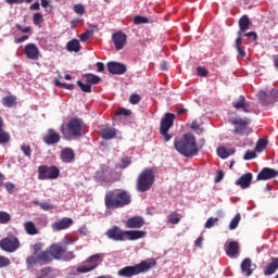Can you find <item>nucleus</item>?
<instances>
[{
	"label": "nucleus",
	"instance_id": "nucleus-47",
	"mask_svg": "<svg viewBox=\"0 0 278 278\" xmlns=\"http://www.w3.org/2000/svg\"><path fill=\"white\" fill-rule=\"evenodd\" d=\"M12 262L8 258V256H3L0 254V268H8Z\"/></svg>",
	"mask_w": 278,
	"mask_h": 278
},
{
	"label": "nucleus",
	"instance_id": "nucleus-58",
	"mask_svg": "<svg viewBox=\"0 0 278 278\" xmlns=\"http://www.w3.org/2000/svg\"><path fill=\"white\" fill-rule=\"evenodd\" d=\"M51 273V267H43L40 269V275L45 278L47 275H50Z\"/></svg>",
	"mask_w": 278,
	"mask_h": 278
},
{
	"label": "nucleus",
	"instance_id": "nucleus-8",
	"mask_svg": "<svg viewBox=\"0 0 278 278\" xmlns=\"http://www.w3.org/2000/svg\"><path fill=\"white\" fill-rule=\"evenodd\" d=\"M173 125H175V114L165 113L160 123V134L163 136L164 142H170L173 140V135L168 134Z\"/></svg>",
	"mask_w": 278,
	"mask_h": 278
},
{
	"label": "nucleus",
	"instance_id": "nucleus-35",
	"mask_svg": "<svg viewBox=\"0 0 278 278\" xmlns=\"http://www.w3.org/2000/svg\"><path fill=\"white\" fill-rule=\"evenodd\" d=\"M87 84H89L90 86H96L97 84H99L101 81V77L94 75V74H85L84 75Z\"/></svg>",
	"mask_w": 278,
	"mask_h": 278
},
{
	"label": "nucleus",
	"instance_id": "nucleus-10",
	"mask_svg": "<svg viewBox=\"0 0 278 278\" xmlns=\"http://www.w3.org/2000/svg\"><path fill=\"white\" fill-rule=\"evenodd\" d=\"M60 177V168L55 165H41L38 167V179H58Z\"/></svg>",
	"mask_w": 278,
	"mask_h": 278
},
{
	"label": "nucleus",
	"instance_id": "nucleus-46",
	"mask_svg": "<svg viewBox=\"0 0 278 278\" xmlns=\"http://www.w3.org/2000/svg\"><path fill=\"white\" fill-rule=\"evenodd\" d=\"M218 220V217H210L204 225L205 229H212V227H214Z\"/></svg>",
	"mask_w": 278,
	"mask_h": 278
},
{
	"label": "nucleus",
	"instance_id": "nucleus-41",
	"mask_svg": "<svg viewBox=\"0 0 278 278\" xmlns=\"http://www.w3.org/2000/svg\"><path fill=\"white\" fill-rule=\"evenodd\" d=\"M132 21L135 25H146L147 23H149L148 17L140 16V15H136Z\"/></svg>",
	"mask_w": 278,
	"mask_h": 278
},
{
	"label": "nucleus",
	"instance_id": "nucleus-59",
	"mask_svg": "<svg viewBox=\"0 0 278 278\" xmlns=\"http://www.w3.org/2000/svg\"><path fill=\"white\" fill-rule=\"evenodd\" d=\"M244 36L248 38H253L254 42H255V40H257V33H255V31L245 33Z\"/></svg>",
	"mask_w": 278,
	"mask_h": 278
},
{
	"label": "nucleus",
	"instance_id": "nucleus-18",
	"mask_svg": "<svg viewBox=\"0 0 278 278\" xmlns=\"http://www.w3.org/2000/svg\"><path fill=\"white\" fill-rule=\"evenodd\" d=\"M24 53L28 60H38L40 50L36 43H27L24 48Z\"/></svg>",
	"mask_w": 278,
	"mask_h": 278
},
{
	"label": "nucleus",
	"instance_id": "nucleus-44",
	"mask_svg": "<svg viewBox=\"0 0 278 278\" xmlns=\"http://www.w3.org/2000/svg\"><path fill=\"white\" fill-rule=\"evenodd\" d=\"M115 116H131V110L119 108L116 111Z\"/></svg>",
	"mask_w": 278,
	"mask_h": 278
},
{
	"label": "nucleus",
	"instance_id": "nucleus-13",
	"mask_svg": "<svg viewBox=\"0 0 278 278\" xmlns=\"http://www.w3.org/2000/svg\"><path fill=\"white\" fill-rule=\"evenodd\" d=\"M258 101L263 108L267 105H273L278 101V89H271L269 93L264 90L258 92Z\"/></svg>",
	"mask_w": 278,
	"mask_h": 278
},
{
	"label": "nucleus",
	"instance_id": "nucleus-34",
	"mask_svg": "<svg viewBox=\"0 0 278 278\" xmlns=\"http://www.w3.org/2000/svg\"><path fill=\"white\" fill-rule=\"evenodd\" d=\"M180 222H181V215H179V213H177L176 211L172 212L167 216V223H169V225H179Z\"/></svg>",
	"mask_w": 278,
	"mask_h": 278
},
{
	"label": "nucleus",
	"instance_id": "nucleus-33",
	"mask_svg": "<svg viewBox=\"0 0 278 278\" xmlns=\"http://www.w3.org/2000/svg\"><path fill=\"white\" fill-rule=\"evenodd\" d=\"M241 270L245 273L247 277H251L253 275V269H251V258H244L241 263Z\"/></svg>",
	"mask_w": 278,
	"mask_h": 278
},
{
	"label": "nucleus",
	"instance_id": "nucleus-60",
	"mask_svg": "<svg viewBox=\"0 0 278 278\" xmlns=\"http://www.w3.org/2000/svg\"><path fill=\"white\" fill-rule=\"evenodd\" d=\"M9 5L25 3V0H5Z\"/></svg>",
	"mask_w": 278,
	"mask_h": 278
},
{
	"label": "nucleus",
	"instance_id": "nucleus-4",
	"mask_svg": "<svg viewBox=\"0 0 278 278\" xmlns=\"http://www.w3.org/2000/svg\"><path fill=\"white\" fill-rule=\"evenodd\" d=\"M86 129V124L84 119L74 117L67 125H61L60 131L65 140H77L84 137V131Z\"/></svg>",
	"mask_w": 278,
	"mask_h": 278
},
{
	"label": "nucleus",
	"instance_id": "nucleus-63",
	"mask_svg": "<svg viewBox=\"0 0 278 278\" xmlns=\"http://www.w3.org/2000/svg\"><path fill=\"white\" fill-rule=\"evenodd\" d=\"M29 10H33V11H38V10H40V2L36 1L35 3H33V4L29 7Z\"/></svg>",
	"mask_w": 278,
	"mask_h": 278
},
{
	"label": "nucleus",
	"instance_id": "nucleus-45",
	"mask_svg": "<svg viewBox=\"0 0 278 278\" xmlns=\"http://www.w3.org/2000/svg\"><path fill=\"white\" fill-rule=\"evenodd\" d=\"M268 147V140L260 139L256 143V151H264Z\"/></svg>",
	"mask_w": 278,
	"mask_h": 278
},
{
	"label": "nucleus",
	"instance_id": "nucleus-55",
	"mask_svg": "<svg viewBox=\"0 0 278 278\" xmlns=\"http://www.w3.org/2000/svg\"><path fill=\"white\" fill-rule=\"evenodd\" d=\"M197 73L200 77H207V70L203 66H198Z\"/></svg>",
	"mask_w": 278,
	"mask_h": 278
},
{
	"label": "nucleus",
	"instance_id": "nucleus-2",
	"mask_svg": "<svg viewBox=\"0 0 278 278\" xmlns=\"http://www.w3.org/2000/svg\"><path fill=\"white\" fill-rule=\"evenodd\" d=\"M174 149L182 155V157H194L199 155V144L194 135L188 132L180 139H175Z\"/></svg>",
	"mask_w": 278,
	"mask_h": 278
},
{
	"label": "nucleus",
	"instance_id": "nucleus-57",
	"mask_svg": "<svg viewBox=\"0 0 278 278\" xmlns=\"http://www.w3.org/2000/svg\"><path fill=\"white\" fill-rule=\"evenodd\" d=\"M25 40H29V36L24 35V36H22L20 38H15L14 42H15V45H21L22 42H25Z\"/></svg>",
	"mask_w": 278,
	"mask_h": 278
},
{
	"label": "nucleus",
	"instance_id": "nucleus-64",
	"mask_svg": "<svg viewBox=\"0 0 278 278\" xmlns=\"http://www.w3.org/2000/svg\"><path fill=\"white\" fill-rule=\"evenodd\" d=\"M195 247H199V249H201L203 247V236L199 237L195 240Z\"/></svg>",
	"mask_w": 278,
	"mask_h": 278
},
{
	"label": "nucleus",
	"instance_id": "nucleus-42",
	"mask_svg": "<svg viewBox=\"0 0 278 278\" xmlns=\"http://www.w3.org/2000/svg\"><path fill=\"white\" fill-rule=\"evenodd\" d=\"M77 86L83 90V92H92V86L88 83L84 84L81 80H78Z\"/></svg>",
	"mask_w": 278,
	"mask_h": 278
},
{
	"label": "nucleus",
	"instance_id": "nucleus-22",
	"mask_svg": "<svg viewBox=\"0 0 278 278\" xmlns=\"http://www.w3.org/2000/svg\"><path fill=\"white\" fill-rule=\"evenodd\" d=\"M252 181H253V174L247 173L236 180V186H240L242 190H247V188H251Z\"/></svg>",
	"mask_w": 278,
	"mask_h": 278
},
{
	"label": "nucleus",
	"instance_id": "nucleus-21",
	"mask_svg": "<svg viewBox=\"0 0 278 278\" xmlns=\"http://www.w3.org/2000/svg\"><path fill=\"white\" fill-rule=\"evenodd\" d=\"M73 225V218L63 217L61 220L54 222L52 224L53 231H62L64 229H68Z\"/></svg>",
	"mask_w": 278,
	"mask_h": 278
},
{
	"label": "nucleus",
	"instance_id": "nucleus-19",
	"mask_svg": "<svg viewBox=\"0 0 278 278\" xmlns=\"http://www.w3.org/2000/svg\"><path fill=\"white\" fill-rule=\"evenodd\" d=\"M126 229H140L144 227V218L141 216H132L125 222Z\"/></svg>",
	"mask_w": 278,
	"mask_h": 278
},
{
	"label": "nucleus",
	"instance_id": "nucleus-11",
	"mask_svg": "<svg viewBox=\"0 0 278 278\" xmlns=\"http://www.w3.org/2000/svg\"><path fill=\"white\" fill-rule=\"evenodd\" d=\"M21 248V241L18 238L11 236L0 240V249L5 253H15Z\"/></svg>",
	"mask_w": 278,
	"mask_h": 278
},
{
	"label": "nucleus",
	"instance_id": "nucleus-48",
	"mask_svg": "<svg viewBox=\"0 0 278 278\" xmlns=\"http://www.w3.org/2000/svg\"><path fill=\"white\" fill-rule=\"evenodd\" d=\"M217 155H219L222 160H227V157L229 156V152L225 147L217 148Z\"/></svg>",
	"mask_w": 278,
	"mask_h": 278
},
{
	"label": "nucleus",
	"instance_id": "nucleus-20",
	"mask_svg": "<svg viewBox=\"0 0 278 278\" xmlns=\"http://www.w3.org/2000/svg\"><path fill=\"white\" fill-rule=\"evenodd\" d=\"M60 160L64 162V164H72V162H75V150H73V148L62 149Z\"/></svg>",
	"mask_w": 278,
	"mask_h": 278
},
{
	"label": "nucleus",
	"instance_id": "nucleus-6",
	"mask_svg": "<svg viewBox=\"0 0 278 278\" xmlns=\"http://www.w3.org/2000/svg\"><path fill=\"white\" fill-rule=\"evenodd\" d=\"M155 184V174L151 168H144L137 178V191L138 192H149Z\"/></svg>",
	"mask_w": 278,
	"mask_h": 278
},
{
	"label": "nucleus",
	"instance_id": "nucleus-38",
	"mask_svg": "<svg viewBox=\"0 0 278 278\" xmlns=\"http://www.w3.org/2000/svg\"><path fill=\"white\" fill-rule=\"evenodd\" d=\"M242 216L240 215V213H238L230 222L229 224V229L231 231H233V229H238V225H240V220H241Z\"/></svg>",
	"mask_w": 278,
	"mask_h": 278
},
{
	"label": "nucleus",
	"instance_id": "nucleus-40",
	"mask_svg": "<svg viewBox=\"0 0 278 278\" xmlns=\"http://www.w3.org/2000/svg\"><path fill=\"white\" fill-rule=\"evenodd\" d=\"M12 220V216L8 212L0 211V225H8Z\"/></svg>",
	"mask_w": 278,
	"mask_h": 278
},
{
	"label": "nucleus",
	"instance_id": "nucleus-53",
	"mask_svg": "<svg viewBox=\"0 0 278 278\" xmlns=\"http://www.w3.org/2000/svg\"><path fill=\"white\" fill-rule=\"evenodd\" d=\"M16 29H18V31H22V34H29L31 31V27L29 26H22L21 24H16L15 25Z\"/></svg>",
	"mask_w": 278,
	"mask_h": 278
},
{
	"label": "nucleus",
	"instance_id": "nucleus-39",
	"mask_svg": "<svg viewBox=\"0 0 278 278\" xmlns=\"http://www.w3.org/2000/svg\"><path fill=\"white\" fill-rule=\"evenodd\" d=\"M242 43H240V39H236L235 40V47L237 49V53L240 58H247V51L244 50V48H242V46H240Z\"/></svg>",
	"mask_w": 278,
	"mask_h": 278
},
{
	"label": "nucleus",
	"instance_id": "nucleus-5",
	"mask_svg": "<svg viewBox=\"0 0 278 278\" xmlns=\"http://www.w3.org/2000/svg\"><path fill=\"white\" fill-rule=\"evenodd\" d=\"M153 266H155V262L151 263L149 261H143L139 264L121 268L117 271V275L118 277L126 278L136 277V275H140L141 273H148Z\"/></svg>",
	"mask_w": 278,
	"mask_h": 278
},
{
	"label": "nucleus",
	"instance_id": "nucleus-14",
	"mask_svg": "<svg viewBox=\"0 0 278 278\" xmlns=\"http://www.w3.org/2000/svg\"><path fill=\"white\" fill-rule=\"evenodd\" d=\"M60 140H62L60 132H56V130L53 128H49L47 130V134L42 136V142H45V144H48V146L58 144Z\"/></svg>",
	"mask_w": 278,
	"mask_h": 278
},
{
	"label": "nucleus",
	"instance_id": "nucleus-17",
	"mask_svg": "<svg viewBox=\"0 0 278 278\" xmlns=\"http://www.w3.org/2000/svg\"><path fill=\"white\" fill-rule=\"evenodd\" d=\"M116 51H121L127 45V35L123 31H117L112 35Z\"/></svg>",
	"mask_w": 278,
	"mask_h": 278
},
{
	"label": "nucleus",
	"instance_id": "nucleus-50",
	"mask_svg": "<svg viewBox=\"0 0 278 278\" xmlns=\"http://www.w3.org/2000/svg\"><path fill=\"white\" fill-rule=\"evenodd\" d=\"M90 36H92V30H87L85 33H83L80 36H79V40L81 42H86L87 40L90 39Z\"/></svg>",
	"mask_w": 278,
	"mask_h": 278
},
{
	"label": "nucleus",
	"instance_id": "nucleus-9",
	"mask_svg": "<svg viewBox=\"0 0 278 278\" xmlns=\"http://www.w3.org/2000/svg\"><path fill=\"white\" fill-rule=\"evenodd\" d=\"M100 260L101 255L99 254L89 256L81 265L76 268V271L80 275H84L86 273H92V270H94L99 266Z\"/></svg>",
	"mask_w": 278,
	"mask_h": 278
},
{
	"label": "nucleus",
	"instance_id": "nucleus-56",
	"mask_svg": "<svg viewBox=\"0 0 278 278\" xmlns=\"http://www.w3.org/2000/svg\"><path fill=\"white\" fill-rule=\"evenodd\" d=\"M224 177H225V172H223V170L217 172V175L215 177V184H220V181H223Z\"/></svg>",
	"mask_w": 278,
	"mask_h": 278
},
{
	"label": "nucleus",
	"instance_id": "nucleus-36",
	"mask_svg": "<svg viewBox=\"0 0 278 278\" xmlns=\"http://www.w3.org/2000/svg\"><path fill=\"white\" fill-rule=\"evenodd\" d=\"M36 264H40V258L37 255H30L26 258L27 268H34Z\"/></svg>",
	"mask_w": 278,
	"mask_h": 278
},
{
	"label": "nucleus",
	"instance_id": "nucleus-29",
	"mask_svg": "<svg viewBox=\"0 0 278 278\" xmlns=\"http://www.w3.org/2000/svg\"><path fill=\"white\" fill-rule=\"evenodd\" d=\"M10 142V134L3 130V117L0 116V144Z\"/></svg>",
	"mask_w": 278,
	"mask_h": 278
},
{
	"label": "nucleus",
	"instance_id": "nucleus-31",
	"mask_svg": "<svg viewBox=\"0 0 278 278\" xmlns=\"http://www.w3.org/2000/svg\"><path fill=\"white\" fill-rule=\"evenodd\" d=\"M17 103L16 96H8L2 98V105L4 108H16Z\"/></svg>",
	"mask_w": 278,
	"mask_h": 278
},
{
	"label": "nucleus",
	"instance_id": "nucleus-54",
	"mask_svg": "<svg viewBox=\"0 0 278 278\" xmlns=\"http://www.w3.org/2000/svg\"><path fill=\"white\" fill-rule=\"evenodd\" d=\"M21 150L23 151L26 157H31V147L30 146H22Z\"/></svg>",
	"mask_w": 278,
	"mask_h": 278
},
{
	"label": "nucleus",
	"instance_id": "nucleus-25",
	"mask_svg": "<svg viewBox=\"0 0 278 278\" xmlns=\"http://www.w3.org/2000/svg\"><path fill=\"white\" fill-rule=\"evenodd\" d=\"M66 51L70 53H79L81 51V45L78 39H72L66 45Z\"/></svg>",
	"mask_w": 278,
	"mask_h": 278
},
{
	"label": "nucleus",
	"instance_id": "nucleus-15",
	"mask_svg": "<svg viewBox=\"0 0 278 278\" xmlns=\"http://www.w3.org/2000/svg\"><path fill=\"white\" fill-rule=\"evenodd\" d=\"M278 177V170L270 167H264L256 176V181H269Z\"/></svg>",
	"mask_w": 278,
	"mask_h": 278
},
{
	"label": "nucleus",
	"instance_id": "nucleus-28",
	"mask_svg": "<svg viewBox=\"0 0 278 278\" xmlns=\"http://www.w3.org/2000/svg\"><path fill=\"white\" fill-rule=\"evenodd\" d=\"M251 20L249 18V15H242L241 18L239 20V29L241 31H247L251 29Z\"/></svg>",
	"mask_w": 278,
	"mask_h": 278
},
{
	"label": "nucleus",
	"instance_id": "nucleus-3",
	"mask_svg": "<svg viewBox=\"0 0 278 278\" xmlns=\"http://www.w3.org/2000/svg\"><path fill=\"white\" fill-rule=\"evenodd\" d=\"M105 236L109 240H114V242H125V240H140L147 236V231L143 230H122L118 226H113L110 228Z\"/></svg>",
	"mask_w": 278,
	"mask_h": 278
},
{
	"label": "nucleus",
	"instance_id": "nucleus-16",
	"mask_svg": "<svg viewBox=\"0 0 278 278\" xmlns=\"http://www.w3.org/2000/svg\"><path fill=\"white\" fill-rule=\"evenodd\" d=\"M106 67L111 75H125L127 73V66L123 63L109 62Z\"/></svg>",
	"mask_w": 278,
	"mask_h": 278
},
{
	"label": "nucleus",
	"instance_id": "nucleus-23",
	"mask_svg": "<svg viewBox=\"0 0 278 278\" xmlns=\"http://www.w3.org/2000/svg\"><path fill=\"white\" fill-rule=\"evenodd\" d=\"M250 105L251 104L247 102V98H244V96H240L238 100L232 103V108H235V110H242L245 114L251 112L249 111Z\"/></svg>",
	"mask_w": 278,
	"mask_h": 278
},
{
	"label": "nucleus",
	"instance_id": "nucleus-37",
	"mask_svg": "<svg viewBox=\"0 0 278 278\" xmlns=\"http://www.w3.org/2000/svg\"><path fill=\"white\" fill-rule=\"evenodd\" d=\"M35 205H38V207L43 210V212H51V210H55V205L49 202H35Z\"/></svg>",
	"mask_w": 278,
	"mask_h": 278
},
{
	"label": "nucleus",
	"instance_id": "nucleus-62",
	"mask_svg": "<svg viewBox=\"0 0 278 278\" xmlns=\"http://www.w3.org/2000/svg\"><path fill=\"white\" fill-rule=\"evenodd\" d=\"M98 73H103L105 71V64L102 62L97 63Z\"/></svg>",
	"mask_w": 278,
	"mask_h": 278
},
{
	"label": "nucleus",
	"instance_id": "nucleus-1",
	"mask_svg": "<svg viewBox=\"0 0 278 278\" xmlns=\"http://www.w3.org/2000/svg\"><path fill=\"white\" fill-rule=\"evenodd\" d=\"M131 203V193L123 189H113L105 193L104 205L106 210H121Z\"/></svg>",
	"mask_w": 278,
	"mask_h": 278
},
{
	"label": "nucleus",
	"instance_id": "nucleus-24",
	"mask_svg": "<svg viewBox=\"0 0 278 278\" xmlns=\"http://www.w3.org/2000/svg\"><path fill=\"white\" fill-rule=\"evenodd\" d=\"M240 253V244L238 241L229 242L228 247L226 248V254L228 257H236Z\"/></svg>",
	"mask_w": 278,
	"mask_h": 278
},
{
	"label": "nucleus",
	"instance_id": "nucleus-7",
	"mask_svg": "<svg viewBox=\"0 0 278 278\" xmlns=\"http://www.w3.org/2000/svg\"><path fill=\"white\" fill-rule=\"evenodd\" d=\"M49 251L52 255V260H63L64 262H71V260H75V253L67 251L66 245H62V243H53L49 247Z\"/></svg>",
	"mask_w": 278,
	"mask_h": 278
},
{
	"label": "nucleus",
	"instance_id": "nucleus-30",
	"mask_svg": "<svg viewBox=\"0 0 278 278\" xmlns=\"http://www.w3.org/2000/svg\"><path fill=\"white\" fill-rule=\"evenodd\" d=\"M101 138L103 140H112V138H116V129L114 128H103L101 130Z\"/></svg>",
	"mask_w": 278,
	"mask_h": 278
},
{
	"label": "nucleus",
	"instance_id": "nucleus-51",
	"mask_svg": "<svg viewBox=\"0 0 278 278\" xmlns=\"http://www.w3.org/2000/svg\"><path fill=\"white\" fill-rule=\"evenodd\" d=\"M257 156V153H255V151H251V150H248L243 156V160H255V157Z\"/></svg>",
	"mask_w": 278,
	"mask_h": 278
},
{
	"label": "nucleus",
	"instance_id": "nucleus-43",
	"mask_svg": "<svg viewBox=\"0 0 278 278\" xmlns=\"http://www.w3.org/2000/svg\"><path fill=\"white\" fill-rule=\"evenodd\" d=\"M74 12L79 16H84V14H86V7H84V4H75Z\"/></svg>",
	"mask_w": 278,
	"mask_h": 278
},
{
	"label": "nucleus",
	"instance_id": "nucleus-12",
	"mask_svg": "<svg viewBox=\"0 0 278 278\" xmlns=\"http://www.w3.org/2000/svg\"><path fill=\"white\" fill-rule=\"evenodd\" d=\"M231 123L235 125L233 134L236 136H247V134H249V124L251 123V118L235 117L231 119Z\"/></svg>",
	"mask_w": 278,
	"mask_h": 278
},
{
	"label": "nucleus",
	"instance_id": "nucleus-32",
	"mask_svg": "<svg viewBox=\"0 0 278 278\" xmlns=\"http://www.w3.org/2000/svg\"><path fill=\"white\" fill-rule=\"evenodd\" d=\"M24 229L28 236H38V228L34 222L24 223Z\"/></svg>",
	"mask_w": 278,
	"mask_h": 278
},
{
	"label": "nucleus",
	"instance_id": "nucleus-49",
	"mask_svg": "<svg viewBox=\"0 0 278 278\" xmlns=\"http://www.w3.org/2000/svg\"><path fill=\"white\" fill-rule=\"evenodd\" d=\"M42 21H45V18H42V13H35L33 16V23L34 25H40V23H42Z\"/></svg>",
	"mask_w": 278,
	"mask_h": 278
},
{
	"label": "nucleus",
	"instance_id": "nucleus-52",
	"mask_svg": "<svg viewBox=\"0 0 278 278\" xmlns=\"http://www.w3.org/2000/svg\"><path fill=\"white\" fill-rule=\"evenodd\" d=\"M140 96L139 94H131L129 98V103H131V105H138V103H140Z\"/></svg>",
	"mask_w": 278,
	"mask_h": 278
},
{
	"label": "nucleus",
	"instance_id": "nucleus-61",
	"mask_svg": "<svg viewBox=\"0 0 278 278\" xmlns=\"http://www.w3.org/2000/svg\"><path fill=\"white\" fill-rule=\"evenodd\" d=\"M5 190H8V192H9L10 194H12V192H14V184H12V182H7V184H5Z\"/></svg>",
	"mask_w": 278,
	"mask_h": 278
},
{
	"label": "nucleus",
	"instance_id": "nucleus-26",
	"mask_svg": "<svg viewBox=\"0 0 278 278\" xmlns=\"http://www.w3.org/2000/svg\"><path fill=\"white\" fill-rule=\"evenodd\" d=\"M278 270V257L271 258V262L267 265L266 269L264 270L265 277L270 275H275Z\"/></svg>",
	"mask_w": 278,
	"mask_h": 278
},
{
	"label": "nucleus",
	"instance_id": "nucleus-27",
	"mask_svg": "<svg viewBox=\"0 0 278 278\" xmlns=\"http://www.w3.org/2000/svg\"><path fill=\"white\" fill-rule=\"evenodd\" d=\"M39 257L40 266H45L46 264H51V261L53 260V255L51 254V251H43L39 254H37Z\"/></svg>",
	"mask_w": 278,
	"mask_h": 278
}]
</instances>
